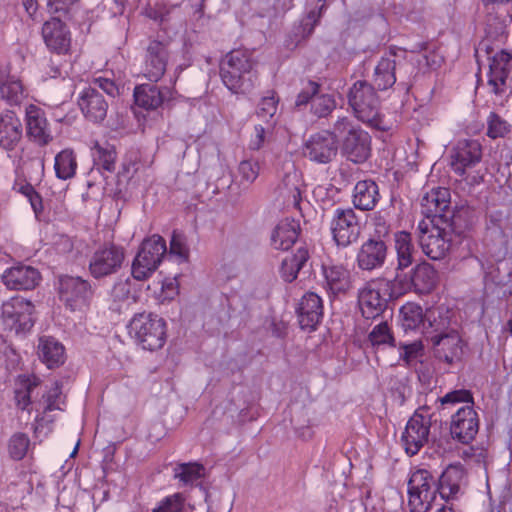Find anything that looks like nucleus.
Here are the masks:
<instances>
[{"instance_id":"obj_1","label":"nucleus","mask_w":512,"mask_h":512,"mask_svg":"<svg viewBox=\"0 0 512 512\" xmlns=\"http://www.w3.org/2000/svg\"><path fill=\"white\" fill-rule=\"evenodd\" d=\"M507 36L503 27L497 36V45H491V35L479 44V51H485L489 59V71L487 73L490 91L497 97L500 105H503L512 94V53L498 49Z\"/></svg>"},{"instance_id":"obj_2","label":"nucleus","mask_w":512,"mask_h":512,"mask_svg":"<svg viewBox=\"0 0 512 512\" xmlns=\"http://www.w3.org/2000/svg\"><path fill=\"white\" fill-rule=\"evenodd\" d=\"M40 380L35 375H20L15 382V401L19 409L31 413L36 412L35 419L48 411L62 410L63 398L61 387L58 382L52 383L51 387L37 400L40 394Z\"/></svg>"},{"instance_id":"obj_3","label":"nucleus","mask_w":512,"mask_h":512,"mask_svg":"<svg viewBox=\"0 0 512 512\" xmlns=\"http://www.w3.org/2000/svg\"><path fill=\"white\" fill-rule=\"evenodd\" d=\"M442 410L456 408L452 415L450 430L454 438L462 443L472 441L479 429V418L473 405L470 391L459 389L451 391L440 398Z\"/></svg>"},{"instance_id":"obj_4","label":"nucleus","mask_w":512,"mask_h":512,"mask_svg":"<svg viewBox=\"0 0 512 512\" xmlns=\"http://www.w3.org/2000/svg\"><path fill=\"white\" fill-rule=\"evenodd\" d=\"M220 75L224 85L233 93L250 91L257 81L252 53L247 50L229 52L220 64Z\"/></svg>"},{"instance_id":"obj_5","label":"nucleus","mask_w":512,"mask_h":512,"mask_svg":"<svg viewBox=\"0 0 512 512\" xmlns=\"http://www.w3.org/2000/svg\"><path fill=\"white\" fill-rule=\"evenodd\" d=\"M400 322L407 331L417 330L422 334L444 329L450 322V310L445 305L430 307L423 313L421 306L406 303L400 309Z\"/></svg>"},{"instance_id":"obj_6","label":"nucleus","mask_w":512,"mask_h":512,"mask_svg":"<svg viewBox=\"0 0 512 512\" xmlns=\"http://www.w3.org/2000/svg\"><path fill=\"white\" fill-rule=\"evenodd\" d=\"M355 116L372 128L387 131L391 125L379 113V100L374 88L365 81H357L348 95Z\"/></svg>"},{"instance_id":"obj_7","label":"nucleus","mask_w":512,"mask_h":512,"mask_svg":"<svg viewBox=\"0 0 512 512\" xmlns=\"http://www.w3.org/2000/svg\"><path fill=\"white\" fill-rule=\"evenodd\" d=\"M129 334L144 350L154 351L163 347L166 341V323L157 315L139 313L128 325Z\"/></svg>"},{"instance_id":"obj_8","label":"nucleus","mask_w":512,"mask_h":512,"mask_svg":"<svg viewBox=\"0 0 512 512\" xmlns=\"http://www.w3.org/2000/svg\"><path fill=\"white\" fill-rule=\"evenodd\" d=\"M423 252L433 260L443 258L452 242V230L442 219H423L418 223Z\"/></svg>"},{"instance_id":"obj_9","label":"nucleus","mask_w":512,"mask_h":512,"mask_svg":"<svg viewBox=\"0 0 512 512\" xmlns=\"http://www.w3.org/2000/svg\"><path fill=\"white\" fill-rule=\"evenodd\" d=\"M481 160V146L474 140H460L453 148L451 167L470 185L479 184L483 179L481 170L475 167Z\"/></svg>"},{"instance_id":"obj_10","label":"nucleus","mask_w":512,"mask_h":512,"mask_svg":"<svg viewBox=\"0 0 512 512\" xmlns=\"http://www.w3.org/2000/svg\"><path fill=\"white\" fill-rule=\"evenodd\" d=\"M337 137L343 136V152L354 163H362L370 155L371 138L369 134L354 126L351 121L342 117L334 125Z\"/></svg>"},{"instance_id":"obj_11","label":"nucleus","mask_w":512,"mask_h":512,"mask_svg":"<svg viewBox=\"0 0 512 512\" xmlns=\"http://www.w3.org/2000/svg\"><path fill=\"white\" fill-rule=\"evenodd\" d=\"M437 484L426 469H417L408 481V505L411 512H428L437 500Z\"/></svg>"},{"instance_id":"obj_12","label":"nucleus","mask_w":512,"mask_h":512,"mask_svg":"<svg viewBox=\"0 0 512 512\" xmlns=\"http://www.w3.org/2000/svg\"><path fill=\"white\" fill-rule=\"evenodd\" d=\"M167 252L165 240L159 235H152L143 240L132 263V275L136 280L150 277L159 267Z\"/></svg>"},{"instance_id":"obj_13","label":"nucleus","mask_w":512,"mask_h":512,"mask_svg":"<svg viewBox=\"0 0 512 512\" xmlns=\"http://www.w3.org/2000/svg\"><path fill=\"white\" fill-rule=\"evenodd\" d=\"M34 305L22 296H13L1 305L0 321L4 329L26 333L33 326Z\"/></svg>"},{"instance_id":"obj_14","label":"nucleus","mask_w":512,"mask_h":512,"mask_svg":"<svg viewBox=\"0 0 512 512\" xmlns=\"http://www.w3.org/2000/svg\"><path fill=\"white\" fill-rule=\"evenodd\" d=\"M59 297L66 309L85 313L91 303L93 291L88 281L78 276H62L59 279Z\"/></svg>"},{"instance_id":"obj_15","label":"nucleus","mask_w":512,"mask_h":512,"mask_svg":"<svg viewBox=\"0 0 512 512\" xmlns=\"http://www.w3.org/2000/svg\"><path fill=\"white\" fill-rule=\"evenodd\" d=\"M391 297L390 281L374 279L365 284L358 294V303L362 315L374 319L385 309Z\"/></svg>"},{"instance_id":"obj_16","label":"nucleus","mask_w":512,"mask_h":512,"mask_svg":"<svg viewBox=\"0 0 512 512\" xmlns=\"http://www.w3.org/2000/svg\"><path fill=\"white\" fill-rule=\"evenodd\" d=\"M279 194L287 205L298 208L305 194V183L302 173L292 160H286L278 172Z\"/></svg>"},{"instance_id":"obj_17","label":"nucleus","mask_w":512,"mask_h":512,"mask_svg":"<svg viewBox=\"0 0 512 512\" xmlns=\"http://www.w3.org/2000/svg\"><path fill=\"white\" fill-rule=\"evenodd\" d=\"M430 426V415L425 410H417L408 420L402 434V443L408 455L417 454L427 443Z\"/></svg>"},{"instance_id":"obj_18","label":"nucleus","mask_w":512,"mask_h":512,"mask_svg":"<svg viewBox=\"0 0 512 512\" xmlns=\"http://www.w3.org/2000/svg\"><path fill=\"white\" fill-rule=\"evenodd\" d=\"M330 230L338 246L347 247L355 242L360 234V224L354 210L337 208L331 219Z\"/></svg>"},{"instance_id":"obj_19","label":"nucleus","mask_w":512,"mask_h":512,"mask_svg":"<svg viewBox=\"0 0 512 512\" xmlns=\"http://www.w3.org/2000/svg\"><path fill=\"white\" fill-rule=\"evenodd\" d=\"M125 259L124 249L114 244L99 247L91 256L89 271L94 278L117 272Z\"/></svg>"},{"instance_id":"obj_20","label":"nucleus","mask_w":512,"mask_h":512,"mask_svg":"<svg viewBox=\"0 0 512 512\" xmlns=\"http://www.w3.org/2000/svg\"><path fill=\"white\" fill-rule=\"evenodd\" d=\"M337 134L320 131L312 134L304 145V154L311 161L321 164L330 162L337 154Z\"/></svg>"},{"instance_id":"obj_21","label":"nucleus","mask_w":512,"mask_h":512,"mask_svg":"<svg viewBox=\"0 0 512 512\" xmlns=\"http://www.w3.org/2000/svg\"><path fill=\"white\" fill-rule=\"evenodd\" d=\"M447 329L448 325L442 330L431 331V333H434L431 336V343L434 354L438 359L446 363H453L461 358L462 340L457 331H447Z\"/></svg>"},{"instance_id":"obj_22","label":"nucleus","mask_w":512,"mask_h":512,"mask_svg":"<svg viewBox=\"0 0 512 512\" xmlns=\"http://www.w3.org/2000/svg\"><path fill=\"white\" fill-rule=\"evenodd\" d=\"M40 280L41 275L36 268L22 263L6 268L1 275L4 286L15 291L34 289Z\"/></svg>"},{"instance_id":"obj_23","label":"nucleus","mask_w":512,"mask_h":512,"mask_svg":"<svg viewBox=\"0 0 512 512\" xmlns=\"http://www.w3.org/2000/svg\"><path fill=\"white\" fill-rule=\"evenodd\" d=\"M0 95L10 105H20L28 96L19 75L10 64L0 66Z\"/></svg>"},{"instance_id":"obj_24","label":"nucleus","mask_w":512,"mask_h":512,"mask_svg":"<svg viewBox=\"0 0 512 512\" xmlns=\"http://www.w3.org/2000/svg\"><path fill=\"white\" fill-rule=\"evenodd\" d=\"M25 120L27 135L36 144L46 146L53 140L46 114L40 107L34 104L27 106Z\"/></svg>"},{"instance_id":"obj_25","label":"nucleus","mask_w":512,"mask_h":512,"mask_svg":"<svg viewBox=\"0 0 512 512\" xmlns=\"http://www.w3.org/2000/svg\"><path fill=\"white\" fill-rule=\"evenodd\" d=\"M175 91L170 87L159 88L151 84H142L134 89L135 103L146 110H154L164 102L174 98Z\"/></svg>"},{"instance_id":"obj_26","label":"nucleus","mask_w":512,"mask_h":512,"mask_svg":"<svg viewBox=\"0 0 512 512\" xmlns=\"http://www.w3.org/2000/svg\"><path fill=\"white\" fill-rule=\"evenodd\" d=\"M387 247L382 240L365 241L357 253V265L361 270L372 271L380 268L386 260Z\"/></svg>"},{"instance_id":"obj_27","label":"nucleus","mask_w":512,"mask_h":512,"mask_svg":"<svg viewBox=\"0 0 512 512\" xmlns=\"http://www.w3.org/2000/svg\"><path fill=\"white\" fill-rule=\"evenodd\" d=\"M78 105L84 116L92 122H101L107 114L108 104L94 88H85L79 95Z\"/></svg>"},{"instance_id":"obj_28","label":"nucleus","mask_w":512,"mask_h":512,"mask_svg":"<svg viewBox=\"0 0 512 512\" xmlns=\"http://www.w3.org/2000/svg\"><path fill=\"white\" fill-rule=\"evenodd\" d=\"M42 35L47 47L57 53H66L71 44L70 33L63 22L57 18L46 21Z\"/></svg>"},{"instance_id":"obj_29","label":"nucleus","mask_w":512,"mask_h":512,"mask_svg":"<svg viewBox=\"0 0 512 512\" xmlns=\"http://www.w3.org/2000/svg\"><path fill=\"white\" fill-rule=\"evenodd\" d=\"M465 485V470L461 465L448 466L439 478L437 491L441 499H456Z\"/></svg>"},{"instance_id":"obj_30","label":"nucleus","mask_w":512,"mask_h":512,"mask_svg":"<svg viewBox=\"0 0 512 512\" xmlns=\"http://www.w3.org/2000/svg\"><path fill=\"white\" fill-rule=\"evenodd\" d=\"M168 51L160 42L150 43L147 49L143 74L150 81H158L166 70Z\"/></svg>"},{"instance_id":"obj_31","label":"nucleus","mask_w":512,"mask_h":512,"mask_svg":"<svg viewBox=\"0 0 512 512\" xmlns=\"http://www.w3.org/2000/svg\"><path fill=\"white\" fill-rule=\"evenodd\" d=\"M323 316L321 298L313 293H306L299 304L298 317L303 329L312 330L319 324Z\"/></svg>"},{"instance_id":"obj_32","label":"nucleus","mask_w":512,"mask_h":512,"mask_svg":"<svg viewBox=\"0 0 512 512\" xmlns=\"http://www.w3.org/2000/svg\"><path fill=\"white\" fill-rule=\"evenodd\" d=\"M37 355L41 362L49 369L61 366L66 359L63 344L51 336H42L39 338Z\"/></svg>"},{"instance_id":"obj_33","label":"nucleus","mask_w":512,"mask_h":512,"mask_svg":"<svg viewBox=\"0 0 512 512\" xmlns=\"http://www.w3.org/2000/svg\"><path fill=\"white\" fill-rule=\"evenodd\" d=\"M23 128L20 118L12 111H6L0 117V145L12 150L22 138Z\"/></svg>"},{"instance_id":"obj_34","label":"nucleus","mask_w":512,"mask_h":512,"mask_svg":"<svg viewBox=\"0 0 512 512\" xmlns=\"http://www.w3.org/2000/svg\"><path fill=\"white\" fill-rule=\"evenodd\" d=\"M326 289L332 294L347 291L350 288V273L343 265L323 266Z\"/></svg>"},{"instance_id":"obj_35","label":"nucleus","mask_w":512,"mask_h":512,"mask_svg":"<svg viewBox=\"0 0 512 512\" xmlns=\"http://www.w3.org/2000/svg\"><path fill=\"white\" fill-rule=\"evenodd\" d=\"M450 202V193L447 188L438 187L427 192L421 200L423 212L427 214L426 219H431L432 215L436 216L446 211Z\"/></svg>"},{"instance_id":"obj_36","label":"nucleus","mask_w":512,"mask_h":512,"mask_svg":"<svg viewBox=\"0 0 512 512\" xmlns=\"http://www.w3.org/2000/svg\"><path fill=\"white\" fill-rule=\"evenodd\" d=\"M379 199L377 184L372 180H363L356 183L353 193V203L360 210H371Z\"/></svg>"},{"instance_id":"obj_37","label":"nucleus","mask_w":512,"mask_h":512,"mask_svg":"<svg viewBox=\"0 0 512 512\" xmlns=\"http://www.w3.org/2000/svg\"><path fill=\"white\" fill-rule=\"evenodd\" d=\"M299 225L294 220H283L277 224L271 235L275 249L288 250L298 238Z\"/></svg>"},{"instance_id":"obj_38","label":"nucleus","mask_w":512,"mask_h":512,"mask_svg":"<svg viewBox=\"0 0 512 512\" xmlns=\"http://www.w3.org/2000/svg\"><path fill=\"white\" fill-rule=\"evenodd\" d=\"M414 292L418 294L430 293L437 284L438 275L436 270L429 263L418 264L412 270Z\"/></svg>"},{"instance_id":"obj_39","label":"nucleus","mask_w":512,"mask_h":512,"mask_svg":"<svg viewBox=\"0 0 512 512\" xmlns=\"http://www.w3.org/2000/svg\"><path fill=\"white\" fill-rule=\"evenodd\" d=\"M394 249L397 254V269H405L412 264L414 246L410 233L396 232L394 234Z\"/></svg>"},{"instance_id":"obj_40","label":"nucleus","mask_w":512,"mask_h":512,"mask_svg":"<svg viewBox=\"0 0 512 512\" xmlns=\"http://www.w3.org/2000/svg\"><path fill=\"white\" fill-rule=\"evenodd\" d=\"M309 258L307 249L299 248L295 254L288 255L282 260L281 277L286 282H292L297 278L300 269L305 265Z\"/></svg>"},{"instance_id":"obj_41","label":"nucleus","mask_w":512,"mask_h":512,"mask_svg":"<svg viewBox=\"0 0 512 512\" xmlns=\"http://www.w3.org/2000/svg\"><path fill=\"white\" fill-rule=\"evenodd\" d=\"M395 59L391 53L381 58L374 71V83L379 89L391 87L395 81Z\"/></svg>"},{"instance_id":"obj_42","label":"nucleus","mask_w":512,"mask_h":512,"mask_svg":"<svg viewBox=\"0 0 512 512\" xmlns=\"http://www.w3.org/2000/svg\"><path fill=\"white\" fill-rule=\"evenodd\" d=\"M111 301L110 308L119 312L136 301L131 294V283L128 280L115 283L111 291Z\"/></svg>"},{"instance_id":"obj_43","label":"nucleus","mask_w":512,"mask_h":512,"mask_svg":"<svg viewBox=\"0 0 512 512\" xmlns=\"http://www.w3.org/2000/svg\"><path fill=\"white\" fill-rule=\"evenodd\" d=\"M54 169L59 179L72 178L77 169L75 154L71 149H64L55 156Z\"/></svg>"},{"instance_id":"obj_44","label":"nucleus","mask_w":512,"mask_h":512,"mask_svg":"<svg viewBox=\"0 0 512 512\" xmlns=\"http://www.w3.org/2000/svg\"><path fill=\"white\" fill-rule=\"evenodd\" d=\"M260 162L256 159H244L240 161L236 171V180L242 186L253 184L260 174Z\"/></svg>"},{"instance_id":"obj_45","label":"nucleus","mask_w":512,"mask_h":512,"mask_svg":"<svg viewBox=\"0 0 512 512\" xmlns=\"http://www.w3.org/2000/svg\"><path fill=\"white\" fill-rule=\"evenodd\" d=\"M368 340L373 347L394 346L395 338L387 321L375 325L368 335Z\"/></svg>"},{"instance_id":"obj_46","label":"nucleus","mask_w":512,"mask_h":512,"mask_svg":"<svg viewBox=\"0 0 512 512\" xmlns=\"http://www.w3.org/2000/svg\"><path fill=\"white\" fill-rule=\"evenodd\" d=\"M174 472L184 484H193L205 475V468L198 463H184L178 465Z\"/></svg>"},{"instance_id":"obj_47","label":"nucleus","mask_w":512,"mask_h":512,"mask_svg":"<svg viewBox=\"0 0 512 512\" xmlns=\"http://www.w3.org/2000/svg\"><path fill=\"white\" fill-rule=\"evenodd\" d=\"M30 447V439L29 437L24 433H15L13 434L7 445V450L9 453V456L14 460H21L23 459Z\"/></svg>"},{"instance_id":"obj_48","label":"nucleus","mask_w":512,"mask_h":512,"mask_svg":"<svg viewBox=\"0 0 512 512\" xmlns=\"http://www.w3.org/2000/svg\"><path fill=\"white\" fill-rule=\"evenodd\" d=\"M486 122L487 135L492 139L505 137L511 131V125L494 112L488 115Z\"/></svg>"},{"instance_id":"obj_49","label":"nucleus","mask_w":512,"mask_h":512,"mask_svg":"<svg viewBox=\"0 0 512 512\" xmlns=\"http://www.w3.org/2000/svg\"><path fill=\"white\" fill-rule=\"evenodd\" d=\"M92 155L95 161L105 170L112 171L114 169L116 153L113 147H103L99 144H96L92 149Z\"/></svg>"},{"instance_id":"obj_50","label":"nucleus","mask_w":512,"mask_h":512,"mask_svg":"<svg viewBox=\"0 0 512 512\" xmlns=\"http://www.w3.org/2000/svg\"><path fill=\"white\" fill-rule=\"evenodd\" d=\"M278 110V99L274 94L263 97L258 105L257 116L261 120L274 124V116Z\"/></svg>"},{"instance_id":"obj_51","label":"nucleus","mask_w":512,"mask_h":512,"mask_svg":"<svg viewBox=\"0 0 512 512\" xmlns=\"http://www.w3.org/2000/svg\"><path fill=\"white\" fill-rule=\"evenodd\" d=\"M423 357V345L421 341H414L400 346V358L406 362L407 365H415L421 361Z\"/></svg>"},{"instance_id":"obj_52","label":"nucleus","mask_w":512,"mask_h":512,"mask_svg":"<svg viewBox=\"0 0 512 512\" xmlns=\"http://www.w3.org/2000/svg\"><path fill=\"white\" fill-rule=\"evenodd\" d=\"M391 297H399L409 291H414L413 278L403 273H397L393 281H390Z\"/></svg>"},{"instance_id":"obj_53","label":"nucleus","mask_w":512,"mask_h":512,"mask_svg":"<svg viewBox=\"0 0 512 512\" xmlns=\"http://www.w3.org/2000/svg\"><path fill=\"white\" fill-rule=\"evenodd\" d=\"M336 106L334 98L329 94L317 95L312 100L313 113L319 117L328 115Z\"/></svg>"},{"instance_id":"obj_54","label":"nucleus","mask_w":512,"mask_h":512,"mask_svg":"<svg viewBox=\"0 0 512 512\" xmlns=\"http://www.w3.org/2000/svg\"><path fill=\"white\" fill-rule=\"evenodd\" d=\"M184 503V498L180 493H176L164 498L153 512H180Z\"/></svg>"},{"instance_id":"obj_55","label":"nucleus","mask_w":512,"mask_h":512,"mask_svg":"<svg viewBox=\"0 0 512 512\" xmlns=\"http://www.w3.org/2000/svg\"><path fill=\"white\" fill-rule=\"evenodd\" d=\"M179 293L178 281L174 277L165 278L161 283V289L158 294V299L161 302L172 300Z\"/></svg>"},{"instance_id":"obj_56","label":"nucleus","mask_w":512,"mask_h":512,"mask_svg":"<svg viewBox=\"0 0 512 512\" xmlns=\"http://www.w3.org/2000/svg\"><path fill=\"white\" fill-rule=\"evenodd\" d=\"M189 250L182 235L174 233L170 242V254L176 256L180 261L188 258Z\"/></svg>"},{"instance_id":"obj_57","label":"nucleus","mask_w":512,"mask_h":512,"mask_svg":"<svg viewBox=\"0 0 512 512\" xmlns=\"http://www.w3.org/2000/svg\"><path fill=\"white\" fill-rule=\"evenodd\" d=\"M318 89L319 86L317 83L309 81L297 95L295 101L296 106L300 107L306 105L310 100H313L318 93Z\"/></svg>"},{"instance_id":"obj_58","label":"nucleus","mask_w":512,"mask_h":512,"mask_svg":"<svg viewBox=\"0 0 512 512\" xmlns=\"http://www.w3.org/2000/svg\"><path fill=\"white\" fill-rule=\"evenodd\" d=\"M442 61L443 57L436 51L425 50L424 53L420 56L419 65L421 67L434 70L440 67Z\"/></svg>"},{"instance_id":"obj_59","label":"nucleus","mask_w":512,"mask_h":512,"mask_svg":"<svg viewBox=\"0 0 512 512\" xmlns=\"http://www.w3.org/2000/svg\"><path fill=\"white\" fill-rule=\"evenodd\" d=\"M267 132L261 125H255L253 132L250 135L248 148L252 151L260 150L266 141Z\"/></svg>"},{"instance_id":"obj_60","label":"nucleus","mask_w":512,"mask_h":512,"mask_svg":"<svg viewBox=\"0 0 512 512\" xmlns=\"http://www.w3.org/2000/svg\"><path fill=\"white\" fill-rule=\"evenodd\" d=\"M492 4L493 8L497 9L501 15L506 14L502 19L503 24L512 21V0H494Z\"/></svg>"},{"instance_id":"obj_61","label":"nucleus","mask_w":512,"mask_h":512,"mask_svg":"<svg viewBox=\"0 0 512 512\" xmlns=\"http://www.w3.org/2000/svg\"><path fill=\"white\" fill-rule=\"evenodd\" d=\"M95 82L108 95L115 96L116 94H118V87L115 85L113 81L99 77L95 80Z\"/></svg>"},{"instance_id":"obj_62","label":"nucleus","mask_w":512,"mask_h":512,"mask_svg":"<svg viewBox=\"0 0 512 512\" xmlns=\"http://www.w3.org/2000/svg\"><path fill=\"white\" fill-rule=\"evenodd\" d=\"M319 14L316 12H311L306 19L304 20L303 26H304V36H307L312 33L313 28L318 21Z\"/></svg>"},{"instance_id":"obj_63","label":"nucleus","mask_w":512,"mask_h":512,"mask_svg":"<svg viewBox=\"0 0 512 512\" xmlns=\"http://www.w3.org/2000/svg\"><path fill=\"white\" fill-rule=\"evenodd\" d=\"M28 201L30 202L31 207L36 214L42 210V200L37 192L32 194Z\"/></svg>"},{"instance_id":"obj_64","label":"nucleus","mask_w":512,"mask_h":512,"mask_svg":"<svg viewBox=\"0 0 512 512\" xmlns=\"http://www.w3.org/2000/svg\"><path fill=\"white\" fill-rule=\"evenodd\" d=\"M328 187L325 185H318L313 190V195L317 200L324 201L326 193L328 192Z\"/></svg>"}]
</instances>
